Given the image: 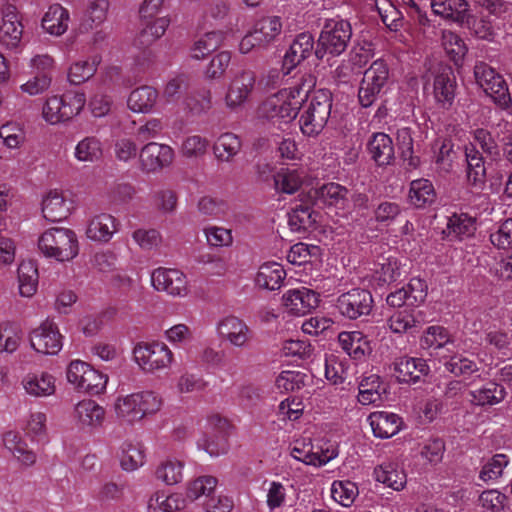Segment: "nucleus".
<instances>
[{
    "instance_id": "1",
    "label": "nucleus",
    "mask_w": 512,
    "mask_h": 512,
    "mask_svg": "<svg viewBox=\"0 0 512 512\" xmlns=\"http://www.w3.org/2000/svg\"><path fill=\"white\" fill-rule=\"evenodd\" d=\"M39 250L59 262L70 261L78 255L79 246L74 231L54 227L46 230L38 240Z\"/></svg>"
},
{
    "instance_id": "2",
    "label": "nucleus",
    "mask_w": 512,
    "mask_h": 512,
    "mask_svg": "<svg viewBox=\"0 0 512 512\" xmlns=\"http://www.w3.org/2000/svg\"><path fill=\"white\" fill-rule=\"evenodd\" d=\"M352 28L349 22L345 20L326 21L315 48V56L322 60L327 54L339 56L342 54L351 39Z\"/></svg>"
},
{
    "instance_id": "3",
    "label": "nucleus",
    "mask_w": 512,
    "mask_h": 512,
    "mask_svg": "<svg viewBox=\"0 0 512 512\" xmlns=\"http://www.w3.org/2000/svg\"><path fill=\"white\" fill-rule=\"evenodd\" d=\"M86 103L84 93L69 92L48 98L43 106V118L50 125L66 122L78 115Z\"/></svg>"
},
{
    "instance_id": "4",
    "label": "nucleus",
    "mask_w": 512,
    "mask_h": 512,
    "mask_svg": "<svg viewBox=\"0 0 512 512\" xmlns=\"http://www.w3.org/2000/svg\"><path fill=\"white\" fill-rule=\"evenodd\" d=\"M389 78V69L383 60L374 61L364 72L358 91V99L363 107L371 106L384 92Z\"/></svg>"
},
{
    "instance_id": "5",
    "label": "nucleus",
    "mask_w": 512,
    "mask_h": 512,
    "mask_svg": "<svg viewBox=\"0 0 512 512\" xmlns=\"http://www.w3.org/2000/svg\"><path fill=\"white\" fill-rule=\"evenodd\" d=\"M373 303V297L368 290L354 288L337 298L336 308L343 317L356 320L368 316L373 309Z\"/></svg>"
},
{
    "instance_id": "6",
    "label": "nucleus",
    "mask_w": 512,
    "mask_h": 512,
    "mask_svg": "<svg viewBox=\"0 0 512 512\" xmlns=\"http://www.w3.org/2000/svg\"><path fill=\"white\" fill-rule=\"evenodd\" d=\"M133 356L138 365L149 372L166 368L172 361L171 350L160 342L138 343Z\"/></svg>"
},
{
    "instance_id": "7",
    "label": "nucleus",
    "mask_w": 512,
    "mask_h": 512,
    "mask_svg": "<svg viewBox=\"0 0 512 512\" xmlns=\"http://www.w3.org/2000/svg\"><path fill=\"white\" fill-rule=\"evenodd\" d=\"M288 93L281 91L268 97L258 108L261 118L272 121L273 125L288 124L297 116V108L287 102Z\"/></svg>"
},
{
    "instance_id": "8",
    "label": "nucleus",
    "mask_w": 512,
    "mask_h": 512,
    "mask_svg": "<svg viewBox=\"0 0 512 512\" xmlns=\"http://www.w3.org/2000/svg\"><path fill=\"white\" fill-rule=\"evenodd\" d=\"M151 282L157 291H163L172 296L183 297L188 293L186 275L178 269L159 267L152 272Z\"/></svg>"
},
{
    "instance_id": "9",
    "label": "nucleus",
    "mask_w": 512,
    "mask_h": 512,
    "mask_svg": "<svg viewBox=\"0 0 512 512\" xmlns=\"http://www.w3.org/2000/svg\"><path fill=\"white\" fill-rule=\"evenodd\" d=\"M330 93L326 90H317L312 94L310 104L299 120L300 128L313 126L324 128L331 112Z\"/></svg>"
},
{
    "instance_id": "10",
    "label": "nucleus",
    "mask_w": 512,
    "mask_h": 512,
    "mask_svg": "<svg viewBox=\"0 0 512 512\" xmlns=\"http://www.w3.org/2000/svg\"><path fill=\"white\" fill-rule=\"evenodd\" d=\"M139 159L142 171L155 173L172 164L174 151L168 145L150 142L141 149Z\"/></svg>"
},
{
    "instance_id": "11",
    "label": "nucleus",
    "mask_w": 512,
    "mask_h": 512,
    "mask_svg": "<svg viewBox=\"0 0 512 512\" xmlns=\"http://www.w3.org/2000/svg\"><path fill=\"white\" fill-rule=\"evenodd\" d=\"M392 367L399 383H418L430 372V368L424 359L409 356L397 357L393 361Z\"/></svg>"
},
{
    "instance_id": "12",
    "label": "nucleus",
    "mask_w": 512,
    "mask_h": 512,
    "mask_svg": "<svg viewBox=\"0 0 512 512\" xmlns=\"http://www.w3.org/2000/svg\"><path fill=\"white\" fill-rule=\"evenodd\" d=\"M468 6L466 0L431 1V8L436 15L470 29L475 24V18L469 14Z\"/></svg>"
},
{
    "instance_id": "13",
    "label": "nucleus",
    "mask_w": 512,
    "mask_h": 512,
    "mask_svg": "<svg viewBox=\"0 0 512 512\" xmlns=\"http://www.w3.org/2000/svg\"><path fill=\"white\" fill-rule=\"evenodd\" d=\"M61 338L57 326L52 322L45 321L39 328L32 331L30 344L39 353L55 355L62 348Z\"/></svg>"
},
{
    "instance_id": "14",
    "label": "nucleus",
    "mask_w": 512,
    "mask_h": 512,
    "mask_svg": "<svg viewBox=\"0 0 512 512\" xmlns=\"http://www.w3.org/2000/svg\"><path fill=\"white\" fill-rule=\"evenodd\" d=\"M482 91L502 109L508 108L511 104V96L503 77L493 68L483 65Z\"/></svg>"
},
{
    "instance_id": "15",
    "label": "nucleus",
    "mask_w": 512,
    "mask_h": 512,
    "mask_svg": "<svg viewBox=\"0 0 512 512\" xmlns=\"http://www.w3.org/2000/svg\"><path fill=\"white\" fill-rule=\"evenodd\" d=\"M314 44V38L310 33L303 32L297 35L283 57V74H289L291 70L311 56L313 52L315 53Z\"/></svg>"
},
{
    "instance_id": "16",
    "label": "nucleus",
    "mask_w": 512,
    "mask_h": 512,
    "mask_svg": "<svg viewBox=\"0 0 512 512\" xmlns=\"http://www.w3.org/2000/svg\"><path fill=\"white\" fill-rule=\"evenodd\" d=\"M23 34V25L19 19L17 8L6 5L2 10V23L0 25V43L13 49L18 47Z\"/></svg>"
},
{
    "instance_id": "17",
    "label": "nucleus",
    "mask_w": 512,
    "mask_h": 512,
    "mask_svg": "<svg viewBox=\"0 0 512 512\" xmlns=\"http://www.w3.org/2000/svg\"><path fill=\"white\" fill-rule=\"evenodd\" d=\"M283 305L294 315H305L319 304L318 294L306 287L290 289L282 296Z\"/></svg>"
},
{
    "instance_id": "18",
    "label": "nucleus",
    "mask_w": 512,
    "mask_h": 512,
    "mask_svg": "<svg viewBox=\"0 0 512 512\" xmlns=\"http://www.w3.org/2000/svg\"><path fill=\"white\" fill-rule=\"evenodd\" d=\"M290 454L294 459L315 467L323 466L337 456L335 450H329L328 448L326 450L314 451V446L310 439L296 440Z\"/></svg>"
},
{
    "instance_id": "19",
    "label": "nucleus",
    "mask_w": 512,
    "mask_h": 512,
    "mask_svg": "<svg viewBox=\"0 0 512 512\" xmlns=\"http://www.w3.org/2000/svg\"><path fill=\"white\" fill-rule=\"evenodd\" d=\"M215 423V429L200 439L197 444L199 448L204 449L210 456L217 457L226 454L229 449L227 431L228 422L225 419L216 416L213 418Z\"/></svg>"
},
{
    "instance_id": "20",
    "label": "nucleus",
    "mask_w": 512,
    "mask_h": 512,
    "mask_svg": "<svg viewBox=\"0 0 512 512\" xmlns=\"http://www.w3.org/2000/svg\"><path fill=\"white\" fill-rule=\"evenodd\" d=\"M455 76L450 66L439 65L434 77L433 94L436 102L443 108L452 105L455 97Z\"/></svg>"
},
{
    "instance_id": "21",
    "label": "nucleus",
    "mask_w": 512,
    "mask_h": 512,
    "mask_svg": "<svg viewBox=\"0 0 512 512\" xmlns=\"http://www.w3.org/2000/svg\"><path fill=\"white\" fill-rule=\"evenodd\" d=\"M219 336L235 347H244L252 337L247 324L235 316L222 319L217 325Z\"/></svg>"
},
{
    "instance_id": "22",
    "label": "nucleus",
    "mask_w": 512,
    "mask_h": 512,
    "mask_svg": "<svg viewBox=\"0 0 512 512\" xmlns=\"http://www.w3.org/2000/svg\"><path fill=\"white\" fill-rule=\"evenodd\" d=\"M349 190L338 183L330 182L322 185L309 193V199L313 200V205L320 207V204L345 208L348 202Z\"/></svg>"
},
{
    "instance_id": "23",
    "label": "nucleus",
    "mask_w": 512,
    "mask_h": 512,
    "mask_svg": "<svg viewBox=\"0 0 512 512\" xmlns=\"http://www.w3.org/2000/svg\"><path fill=\"white\" fill-rule=\"evenodd\" d=\"M341 348L354 360L363 361L372 353L370 341L361 331H343L338 335Z\"/></svg>"
},
{
    "instance_id": "24",
    "label": "nucleus",
    "mask_w": 512,
    "mask_h": 512,
    "mask_svg": "<svg viewBox=\"0 0 512 512\" xmlns=\"http://www.w3.org/2000/svg\"><path fill=\"white\" fill-rule=\"evenodd\" d=\"M313 200H301L288 213L289 226L291 230L296 232H305L318 222L320 214L313 209Z\"/></svg>"
},
{
    "instance_id": "25",
    "label": "nucleus",
    "mask_w": 512,
    "mask_h": 512,
    "mask_svg": "<svg viewBox=\"0 0 512 512\" xmlns=\"http://www.w3.org/2000/svg\"><path fill=\"white\" fill-rule=\"evenodd\" d=\"M255 85V74L242 71L231 82L226 94V104L230 108L241 106L252 92Z\"/></svg>"
},
{
    "instance_id": "26",
    "label": "nucleus",
    "mask_w": 512,
    "mask_h": 512,
    "mask_svg": "<svg viewBox=\"0 0 512 512\" xmlns=\"http://www.w3.org/2000/svg\"><path fill=\"white\" fill-rule=\"evenodd\" d=\"M370 425L375 437L387 439L396 435L403 424L395 413L380 411L369 416Z\"/></svg>"
},
{
    "instance_id": "27",
    "label": "nucleus",
    "mask_w": 512,
    "mask_h": 512,
    "mask_svg": "<svg viewBox=\"0 0 512 512\" xmlns=\"http://www.w3.org/2000/svg\"><path fill=\"white\" fill-rule=\"evenodd\" d=\"M43 217L50 222H60L69 215V207L61 192L50 190L42 200Z\"/></svg>"
},
{
    "instance_id": "28",
    "label": "nucleus",
    "mask_w": 512,
    "mask_h": 512,
    "mask_svg": "<svg viewBox=\"0 0 512 512\" xmlns=\"http://www.w3.org/2000/svg\"><path fill=\"white\" fill-rule=\"evenodd\" d=\"M371 158L379 165H388L394 159V146L389 135L383 132L374 133L368 142Z\"/></svg>"
},
{
    "instance_id": "29",
    "label": "nucleus",
    "mask_w": 512,
    "mask_h": 512,
    "mask_svg": "<svg viewBox=\"0 0 512 512\" xmlns=\"http://www.w3.org/2000/svg\"><path fill=\"white\" fill-rule=\"evenodd\" d=\"M358 401L362 405L376 404L382 401V394L386 393V386L380 376L370 374L364 376L359 383Z\"/></svg>"
},
{
    "instance_id": "30",
    "label": "nucleus",
    "mask_w": 512,
    "mask_h": 512,
    "mask_svg": "<svg viewBox=\"0 0 512 512\" xmlns=\"http://www.w3.org/2000/svg\"><path fill=\"white\" fill-rule=\"evenodd\" d=\"M69 20L68 10L60 4H53L42 18V27L49 34L60 36L67 31Z\"/></svg>"
},
{
    "instance_id": "31",
    "label": "nucleus",
    "mask_w": 512,
    "mask_h": 512,
    "mask_svg": "<svg viewBox=\"0 0 512 512\" xmlns=\"http://www.w3.org/2000/svg\"><path fill=\"white\" fill-rule=\"evenodd\" d=\"M388 325L394 333L411 335L419 332L422 327L420 315L407 309L393 313L388 319Z\"/></svg>"
},
{
    "instance_id": "32",
    "label": "nucleus",
    "mask_w": 512,
    "mask_h": 512,
    "mask_svg": "<svg viewBox=\"0 0 512 512\" xmlns=\"http://www.w3.org/2000/svg\"><path fill=\"white\" fill-rule=\"evenodd\" d=\"M285 277L284 268L276 262H270L260 266L255 283L260 288L273 291L281 287Z\"/></svg>"
},
{
    "instance_id": "33",
    "label": "nucleus",
    "mask_w": 512,
    "mask_h": 512,
    "mask_svg": "<svg viewBox=\"0 0 512 512\" xmlns=\"http://www.w3.org/2000/svg\"><path fill=\"white\" fill-rule=\"evenodd\" d=\"M436 191L428 179H416L410 183L409 200L416 208L431 206L436 201Z\"/></svg>"
},
{
    "instance_id": "34",
    "label": "nucleus",
    "mask_w": 512,
    "mask_h": 512,
    "mask_svg": "<svg viewBox=\"0 0 512 512\" xmlns=\"http://www.w3.org/2000/svg\"><path fill=\"white\" fill-rule=\"evenodd\" d=\"M116 230L115 218L110 214L102 213L90 221L86 234L92 240L107 242Z\"/></svg>"
},
{
    "instance_id": "35",
    "label": "nucleus",
    "mask_w": 512,
    "mask_h": 512,
    "mask_svg": "<svg viewBox=\"0 0 512 512\" xmlns=\"http://www.w3.org/2000/svg\"><path fill=\"white\" fill-rule=\"evenodd\" d=\"M19 293L23 297H32L38 287V269L32 261H22L18 267Z\"/></svg>"
},
{
    "instance_id": "36",
    "label": "nucleus",
    "mask_w": 512,
    "mask_h": 512,
    "mask_svg": "<svg viewBox=\"0 0 512 512\" xmlns=\"http://www.w3.org/2000/svg\"><path fill=\"white\" fill-rule=\"evenodd\" d=\"M170 21L165 18H157L143 27L134 39V45L139 49H145L162 37L169 26Z\"/></svg>"
},
{
    "instance_id": "37",
    "label": "nucleus",
    "mask_w": 512,
    "mask_h": 512,
    "mask_svg": "<svg viewBox=\"0 0 512 512\" xmlns=\"http://www.w3.org/2000/svg\"><path fill=\"white\" fill-rule=\"evenodd\" d=\"M25 391L35 397H45L55 392L54 377L47 373L40 376L36 374H28L22 381Z\"/></svg>"
},
{
    "instance_id": "38",
    "label": "nucleus",
    "mask_w": 512,
    "mask_h": 512,
    "mask_svg": "<svg viewBox=\"0 0 512 512\" xmlns=\"http://www.w3.org/2000/svg\"><path fill=\"white\" fill-rule=\"evenodd\" d=\"M78 420L87 426H100L104 420V409L93 400L80 401L75 407Z\"/></svg>"
},
{
    "instance_id": "39",
    "label": "nucleus",
    "mask_w": 512,
    "mask_h": 512,
    "mask_svg": "<svg viewBox=\"0 0 512 512\" xmlns=\"http://www.w3.org/2000/svg\"><path fill=\"white\" fill-rule=\"evenodd\" d=\"M157 96L154 88L142 86L130 93L127 105L134 112H147L154 106Z\"/></svg>"
},
{
    "instance_id": "40",
    "label": "nucleus",
    "mask_w": 512,
    "mask_h": 512,
    "mask_svg": "<svg viewBox=\"0 0 512 512\" xmlns=\"http://www.w3.org/2000/svg\"><path fill=\"white\" fill-rule=\"evenodd\" d=\"M282 30V23L278 16H268L259 20L254 30V37L260 45L273 41Z\"/></svg>"
},
{
    "instance_id": "41",
    "label": "nucleus",
    "mask_w": 512,
    "mask_h": 512,
    "mask_svg": "<svg viewBox=\"0 0 512 512\" xmlns=\"http://www.w3.org/2000/svg\"><path fill=\"white\" fill-rule=\"evenodd\" d=\"M223 39V33L220 31L204 34L191 48V57L197 60L205 58L221 46Z\"/></svg>"
},
{
    "instance_id": "42",
    "label": "nucleus",
    "mask_w": 512,
    "mask_h": 512,
    "mask_svg": "<svg viewBox=\"0 0 512 512\" xmlns=\"http://www.w3.org/2000/svg\"><path fill=\"white\" fill-rule=\"evenodd\" d=\"M185 508V499L179 494L155 493L149 500L150 512H177Z\"/></svg>"
},
{
    "instance_id": "43",
    "label": "nucleus",
    "mask_w": 512,
    "mask_h": 512,
    "mask_svg": "<svg viewBox=\"0 0 512 512\" xmlns=\"http://www.w3.org/2000/svg\"><path fill=\"white\" fill-rule=\"evenodd\" d=\"M374 473L378 482L385 484L393 490L400 491L406 484L405 473L397 469L393 464L381 465L375 469Z\"/></svg>"
},
{
    "instance_id": "44",
    "label": "nucleus",
    "mask_w": 512,
    "mask_h": 512,
    "mask_svg": "<svg viewBox=\"0 0 512 512\" xmlns=\"http://www.w3.org/2000/svg\"><path fill=\"white\" fill-rule=\"evenodd\" d=\"M446 230L448 236L454 235L455 237H469L476 231V218L465 213H461L460 215L453 214L448 218Z\"/></svg>"
},
{
    "instance_id": "45",
    "label": "nucleus",
    "mask_w": 512,
    "mask_h": 512,
    "mask_svg": "<svg viewBox=\"0 0 512 512\" xmlns=\"http://www.w3.org/2000/svg\"><path fill=\"white\" fill-rule=\"evenodd\" d=\"M5 447L25 465H32L36 461V455L26 448V444L15 432L9 431L3 438Z\"/></svg>"
},
{
    "instance_id": "46",
    "label": "nucleus",
    "mask_w": 512,
    "mask_h": 512,
    "mask_svg": "<svg viewBox=\"0 0 512 512\" xmlns=\"http://www.w3.org/2000/svg\"><path fill=\"white\" fill-rule=\"evenodd\" d=\"M137 408L138 403L134 393L123 398H118L114 404V411L117 418L127 423H134L142 419L140 411Z\"/></svg>"
},
{
    "instance_id": "47",
    "label": "nucleus",
    "mask_w": 512,
    "mask_h": 512,
    "mask_svg": "<svg viewBox=\"0 0 512 512\" xmlns=\"http://www.w3.org/2000/svg\"><path fill=\"white\" fill-rule=\"evenodd\" d=\"M109 8V2L107 0H94L87 8L84 15L81 28L88 31L94 26L102 24L106 17Z\"/></svg>"
},
{
    "instance_id": "48",
    "label": "nucleus",
    "mask_w": 512,
    "mask_h": 512,
    "mask_svg": "<svg viewBox=\"0 0 512 512\" xmlns=\"http://www.w3.org/2000/svg\"><path fill=\"white\" fill-rule=\"evenodd\" d=\"M301 184L302 178L297 170L282 168L275 175L273 187L278 192L293 194L300 188Z\"/></svg>"
},
{
    "instance_id": "49",
    "label": "nucleus",
    "mask_w": 512,
    "mask_h": 512,
    "mask_svg": "<svg viewBox=\"0 0 512 512\" xmlns=\"http://www.w3.org/2000/svg\"><path fill=\"white\" fill-rule=\"evenodd\" d=\"M448 344H451L450 335L447 329L442 326L428 327L420 339V345L424 349L433 348L437 350Z\"/></svg>"
},
{
    "instance_id": "50",
    "label": "nucleus",
    "mask_w": 512,
    "mask_h": 512,
    "mask_svg": "<svg viewBox=\"0 0 512 512\" xmlns=\"http://www.w3.org/2000/svg\"><path fill=\"white\" fill-rule=\"evenodd\" d=\"M442 45L446 54L454 62L455 65H460L463 57L467 52V48L463 40L451 31H444L442 33Z\"/></svg>"
},
{
    "instance_id": "51",
    "label": "nucleus",
    "mask_w": 512,
    "mask_h": 512,
    "mask_svg": "<svg viewBox=\"0 0 512 512\" xmlns=\"http://www.w3.org/2000/svg\"><path fill=\"white\" fill-rule=\"evenodd\" d=\"M183 462L176 459H167L156 470L157 479L167 485H175L182 480Z\"/></svg>"
},
{
    "instance_id": "52",
    "label": "nucleus",
    "mask_w": 512,
    "mask_h": 512,
    "mask_svg": "<svg viewBox=\"0 0 512 512\" xmlns=\"http://www.w3.org/2000/svg\"><path fill=\"white\" fill-rule=\"evenodd\" d=\"M331 493L341 505L349 507L358 495V487L350 481H335L332 484Z\"/></svg>"
},
{
    "instance_id": "53",
    "label": "nucleus",
    "mask_w": 512,
    "mask_h": 512,
    "mask_svg": "<svg viewBox=\"0 0 512 512\" xmlns=\"http://www.w3.org/2000/svg\"><path fill=\"white\" fill-rule=\"evenodd\" d=\"M217 484V479L213 476H202L191 482L187 488L186 496L190 501L198 499L200 496L210 497Z\"/></svg>"
},
{
    "instance_id": "54",
    "label": "nucleus",
    "mask_w": 512,
    "mask_h": 512,
    "mask_svg": "<svg viewBox=\"0 0 512 512\" xmlns=\"http://www.w3.org/2000/svg\"><path fill=\"white\" fill-rule=\"evenodd\" d=\"M508 462V458L505 454L493 455L482 465V481H496L502 476Z\"/></svg>"
},
{
    "instance_id": "55",
    "label": "nucleus",
    "mask_w": 512,
    "mask_h": 512,
    "mask_svg": "<svg viewBox=\"0 0 512 512\" xmlns=\"http://www.w3.org/2000/svg\"><path fill=\"white\" fill-rule=\"evenodd\" d=\"M108 377L88 365L86 370L83 386L79 390L92 395L100 394L106 388Z\"/></svg>"
},
{
    "instance_id": "56",
    "label": "nucleus",
    "mask_w": 512,
    "mask_h": 512,
    "mask_svg": "<svg viewBox=\"0 0 512 512\" xmlns=\"http://www.w3.org/2000/svg\"><path fill=\"white\" fill-rule=\"evenodd\" d=\"M305 377L299 371H282L276 378V386L284 392L299 390L305 385Z\"/></svg>"
},
{
    "instance_id": "57",
    "label": "nucleus",
    "mask_w": 512,
    "mask_h": 512,
    "mask_svg": "<svg viewBox=\"0 0 512 512\" xmlns=\"http://www.w3.org/2000/svg\"><path fill=\"white\" fill-rule=\"evenodd\" d=\"M144 454L140 447L125 444L120 458V464L125 471H134L143 464Z\"/></svg>"
},
{
    "instance_id": "58",
    "label": "nucleus",
    "mask_w": 512,
    "mask_h": 512,
    "mask_svg": "<svg viewBox=\"0 0 512 512\" xmlns=\"http://www.w3.org/2000/svg\"><path fill=\"white\" fill-rule=\"evenodd\" d=\"M96 72V63L81 61L74 63L68 73L70 83L79 85L90 79Z\"/></svg>"
},
{
    "instance_id": "59",
    "label": "nucleus",
    "mask_w": 512,
    "mask_h": 512,
    "mask_svg": "<svg viewBox=\"0 0 512 512\" xmlns=\"http://www.w3.org/2000/svg\"><path fill=\"white\" fill-rule=\"evenodd\" d=\"M101 155L100 142L95 138H85L75 149V156L80 161H94Z\"/></svg>"
},
{
    "instance_id": "60",
    "label": "nucleus",
    "mask_w": 512,
    "mask_h": 512,
    "mask_svg": "<svg viewBox=\"0 0 512 512\" xmlns=\"http://www.w3.org/2000/svg\"><path fill=\"white\" fill-rule=\"evenodd\" d=\"M138 403L141 418L145 415L157 412L161 407V399L152 391L134 393Z\"/></svg>"
},
{
    "instance_id": "61",
    "label": "nucleus",
    "mask_w": 512,
    "mask_h": 512,
    "mask_svg": "<svg viewBox=\"0 0 512 512\" xmlns=\"http://www.w3.org/2000/svg\"><path fill=\"white\" fill-rule=\"evenodd\" d=\"M186 106L193 114H200L211 107V94L207 89L193 92L186 99Z\"/></svg>"
},
{
    "instance_id": "62",
    "label": "nucleus",
    "mask_w": 512,
    "mask_h": 512,
    "mask_svg": "<svg viewBox=\"0 0 512 512\" xmlns=\"http://www.w3.org/2000/svg\"><path fill=\"white\" fill-rule=\"evenodd\" d=\"M401 213V207L396 202L383 201L374 210V218L377 222L389 225Z\"/></svg>"
},
{
    "instance_id": "63",
    "label": "nucleus",
    "mask_w": 512,
    "mask_h": 512,
    "mask_svg": "<svg viewBox=\"0 0 512 512\" xmlns=\"http://www.w3.org/2000/svg\"><path fill=\"white\" fill-rule=\"evenodd\" d=\"M490 241L501 249L512 247V218L505 220L495 232L490 234Z\"/></svg>"
},
{
    "instance_id": "64",
    "label": "nucleus",
    "mask_w": 512,
    "mask_h": 512,
    "mask_svg": "<svg viewBox=\"0 0 512 512\" xmlns=\"http://www.w3.org/2000/svg\"><path fill=\"white\" fill-rule=\"evenodd\" d=\"M489 273L497 280H511L512 279V255L508 257L500 256L495 258L494 263L488 264Z\"/></svg>"
}]
</instances>
